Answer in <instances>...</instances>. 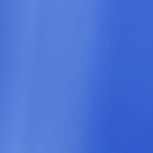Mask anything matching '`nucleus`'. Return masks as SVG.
<instances>
[{
    "label": "nucleus",
    "mask_w": 153,
    "mask_h": 153,
    "mask_svg": "<svg viewBox=\"0 0 153 153\" xmlns=\"http://www.w3.org/2000/svg\"><path fill=\"white\" fill-rule=\"evenodd\" d=\"M34 67V66H33V67Z\"/></svg>",
    "instance_id": "20e7f679"
},
{
    "label": "nucleus",
    "mask_w": 153,
    "mask_h": 153,
    "mask_svg": "<svg viewBox=\"0 0 153 153\" xmlns=\"http://www.w3.org/2000/svg\"><path fill=\"white\" fill-rule=\"evenodd\" d=\"M97 69H153V68H87Z\"/></svg>",
    "instance_id": "f257e3e1"
},
{
    "label": "nucleus",
    "mask_w": 153,
    "mask_h": 153,
    "mask_svg": "<svg viewBox=\"0 0 153 153\" xmlns=\"http://www.w3.org/2000/svg\"><path fill=\"white\" fill-rule=\"evenodd\" d=\"M117 67H153V66H117Z\"/></svg>",
    "instance_id": "f03ea898"
},
{
    "label": "nucleus",
    "mask_w": 153,
    "mask_h": 153,
    "mask_svg": "<svg viewBox=\"0 0 153 153\" xmlns=\"http://www.w3.org/2000/svg\"><path fill=\"white\" fill-rule=\"evenodd\" d=\"M33 68H34V67H33Z\"/></svg>",
    "instance_id": "7ed1b4c3"
}]
</instances>
